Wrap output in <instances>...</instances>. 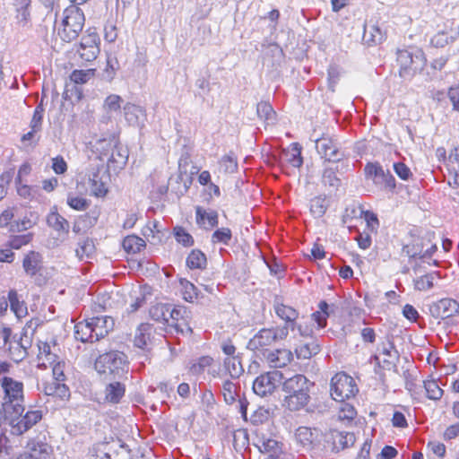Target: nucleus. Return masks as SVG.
Instances as JSON below:
<instances>
[{"label":"nucleus","mask_w":459,"mask_h":459,"mask_svg":"<svg viewBox=\"0 0 459 459\" xmlns=\"http://www.w3.org/2000/svg\"><path fill=\"white\" fill-rule=\"evenodd\" d=\"M85 17L82 10L76 5H69L63 12L57 34L63 41L72 42L82 32Z\"/></svg>","instance_id":"1"},{"label":"nucleus","mask_w":459,"mask_h":459,"mask_svg":"<svg viewBox=\"0 0 459 459\" xmlns=\"http://www.w3.org/2000/svg\"><path fill=\"white\" fill-rule=\"evenodd\" d=\"M395 55V66L398 74L404 80H411L417 74H420L427 63V59L421 51L413 55L408 49L403 48L397 49Z\"/></svg>","instance_id":"2"},{"label":"nucleus","mask_w":459,"mask_h":459,"mask_svg":"<svg viewBox=\"0 0 459 459\" xmlns=\"http://www.w3.org/2000/svg\"><path fill=\"white\" fill-rule=\"evenodd\" d=\"M286 327H268L260 329L247 342V349L255 352L268 351L269 347L287 339Z\"/></svg>","instance_id":"3"},{"label":"nucleus","mask_w":459,"mask_h":459,"mask_svg":"<svg viewBox=\"0 0 459 459\" xmlns=\"http://www.w3.org/2000/svg\"><path fill=\"white\" fill-rule=\"evenodd\" d=\"M374 360L377 365V372L396 371L399 353L392 335H386L385 341L380 342L377 353L374 355Z\"/></svg>","instance_id":"4"},{"label":"nucleus","mask_w":459,"mask_h":459,"mask_svg":"<svg viewBox=\"0 0 459 459\" xmlns=\"http://www.w3.org/2000/svg\"><path fill=\"white\" fill-rule=\"evenodd\" d=\"M2 386L4 392V410L16 415H21L24 411L23 402V385L22 382L13 380L11 377H4L2 381Z\"/></svg>","instance_id":"5"},{"label":"nucleus","mask_w":459,"mask_h":459,"mask_svg":"<svg viewBox=\"0 0 459 459\" xmlns=\"http://www.w3.org/2000/svg\"><path fill=\"white\" fill-rule=\"evenodd\" d=\"M97 373H120L129 370L127 357L123 352L110 351L100 355L94 364Z\"/></svg>","instance_id":"6"},{"label":"nucleus","mask_w":459,"mask_h":459,"mask_svg":"<svg viewBox=\"0 0 459 459\" xmlns=\"http://www.w3.org/2000/svg\"><path fill=\"white\" fill-rule=\"evenodd\" d=\"M359 392L355 379L351 375H333L331 380V395L333 400L344 402Z\"/></svg>","instance_id":"7"},{"label":"nucleus","mask_w":459,"mask_h":459,"mask_svg":"<svg viewBox=\"0 0 459 459\" xmlns=\"http://www.w3.org/2000/svg\"><path fill=\"white\" fill-rule=\"evenodd\" d=\"M37 356V367L40 370H51L52 373H64L66 369L65 361L56 354L52 353L47 342H39Z\"/></svg>","instance_id":"8"},{"label":"nucleus","mask_w":459,"mask_h":459,"mask_svg":"<svg viewBox=\"0 0 459 459\" xmlns=\"http://www.w3.org/2000/svg\"><path fill=\"white\" fill-rule=\"evenodd\" d=\"M100 39L99 34L88 29L81 39L78 49L81 59L85 64L94 61L100 54Z\"/></svg>","instance_id":"9"},{"label":"nucleus","mask_w":459,"mask_h":459,"mask_svg":"<svg viewBox=\"0 0 459 459\" xmlns=\"http://www.w3.org/2000/svg\"><path fill=\"white\" fill-rule=\"evenodd\" d=\"M260 453L265 455L264 459H293L292 454L285 450L284 444L272 437H263L257 445Z\"/></svg>","instance_id":"10"},{"label":"nucleus","mask_w":459,"mask_h":459,"mask_svg":"<svg viewBox=\"0 0 459 459\" xmlns=\"http://www.w3.org/2000/svg\"><path fill=\"white\" fill-rule=\"evenodd\" d=\"M17 419H12L10 425L12 433L14 435H22L31 429L42 419L40 410L28 411L23 416L18 415Z\"/></svg>","instance_id":"11"},{"label":"nucleus","mask_w":459,"mask_h":459,"mask_svg":"<svg viewBox=\"0 0 459 459\" xmlns=\"http://www.w3.org/2000/svg\"><path fill=\"white\" fill-rule=\"evenodd\" d=\"M281 378L282 375H258L253 382V390L262 397L270 394L281 383Z\"/></svg>","instance_id":"12"},{"label":"nucleus","mask_w":459,"mask_h":459,"mask_svg":"<svg viewBox=\"0 0 459 459\" xmlns=\"http://www.w3.org/2000/svg\"><path fill=\"white\" fill-rule=\"evenodd\" d=\"M265 359L270 368L284 369L293 362L294 354L289 349L281 348L270 351Z\"/></svg>","instance_id":"13"},{"label":"nucleus","mask_w":459,"mask_h":459,"mask_svg":"<svg viewBox=\"0 0 459 459\" xmlns=\"http://www.w3.org/2000/svg\"><path fill=\"white\" fill-rule=\"evenodd\" d=\"M316 148L318 153L327 161L336 162L341 160L335 140L328 135H323L316 141Z\"/></svg>","instance_id":"14"},{"label":"nucleus","mask_w":459,"mask_h":459,"mask_svg":"<svg viewBox=\"0 0 459 459\" xmlns=\"http://www.w3.org/2000/svg\"><path fill=\"white\" fill-rule=\"evenodd\" d=\"M65 381V375H52L49 379L42 383V391L46 395L57 396L60 398L69 397V389L63 383Z\"/></svg>","instance_id":"15"},{"label":"nucleus","mask_w":459,"mask_h":459,"mask_svg":"<svg viewBox=\"0 0 459 459\" xmlns=\"http://www.w3.org/2000/svg\"><path fill=\"white\" fill-rule=\"evenodd\" d=\"M47 223L59 237L66 238L68 236L70 223L58 212L56 206H54L47 215Z\"/></svg>","instance_id":"16"},{"label":"nucleus","mask_w":459,"mask_h":459,"mask_svg":"<svg viewBox=\"0 0 459 459\" xmlns=\"http://www.w3.org/2000/svg\"><path fill=\"white\" fill-rule=\"evenodd\" d=\"M274 311L277 316L285 322L283 325H278L277 327H286L288 336L290 330L293 331L297 326L299 312L292 307L282 303L275 305Z\"/></svg>","instance_id":"17"},{"label":"nucleus","mask_w":459,"mask_h":459,"mask_svg":"<svg viewBox=\"0 0 459 459\" xmlns=\"http://www.w3.org/2000/svg\"><path fill=\"white\" fill-rule=\"evenodd\" d=\"M424 241L425 239L414 233H410V238L403 246V253L410 258H423L426 257L424 253Z\"/></svg>","instance_id":"18"},{"label":"nucleus","mask_w":459,"mask_h":459,"mask_svg":"<svg viewBox=\"0 0 459 459\" xmlns=\"http://www.w3.org/2000/svg\"><path fill=\"white\" fill-rule=\"evenodd\" d=\"M195 221L200 227L212 230L218 225L219 214L215 210L206 211L204 208L197 206L195 208Z\"/></svg>","instance_id":"19"},{"label":"nucleus","mask_w":459,"mask_h":459,"mask_svg":"<svg viewBox=\"0 0 459 459\" xmlns=\"http://www.w3.org/2000/svg\"><path fill=\"white\" fill-rule=\"evenodd\" d=\"M26 448L35 459H48L53 454L52 446L46 441L38 438L29 439Z\"/></svg>","instance_id":"20"},{"label":"nucleus","mask_w":459,"mask_h":459,"mask_svg":"<svg viewBox=\"0 0 459 459\" xmlns=\"http://www.w3.org/2000/svg\"><path fill=\"white\" fill-rule=\"evenodd\" d=\"M308 380L305 375H293L283 382L286 394L308 393Z\"/></svg>","instance_id":"21"},{"label":"nucleus","mask_w":459,"mask_h":459,"mask_svg":"<svg viewBox=\"0 0 459 459\" xmlns=\"http://www.w3.org/2000/svg\"><path fill=\"white\" fill-rule=\"evenodd\" d=\"M186 310L179 307H170L169 316L166 327L174 328L177 331L184 332L186 328H188L187 319L185 316Z\"/></svg>","instance_id":"22"},{"label":"nucleus","mask_w":459,"mask_h":459,"mask_svg":"<svg viewBox=\"0 0 459 459\" xmlns=\"http://www.w3.org/2000/svg\"><path fill=\"white\" fill-rule=\"evenodd\" d=\"M153 327L147 323L141 324L135 330L134 345L143 351L149 350L151 343Z\"/></svg>","instance_id":"23"},{"label":"nucleus","mask_w":459,"mask_h":459,"mask_svg":"<svg viewBox=\"0 0 459 459\" xmlns=\"http://www.w3.org/2000/svg\"><path fill=\"white\" fill-rule=\"evenodd\" d=\"M90 321L97 341L105 337L113 328V320L109 316H93Z\"/></svg>","instance_id":"24"},{"label":"nucleus","mask_w":459,"mask_h":459,"mask_svg":"<svg viewBox=\"0 0 459 459\" xmlns=\"http://www.w3.org/2000/svg\"><path fill=\"white\" fill-rule=\"evenodd\" d=\"M220 363L211 356H202L190 367L192 373H215L219 370Z\"/></svg>","instance_id":"25"},{"label":"nucleus","mask_w":459,"mask_h":459,"mask_svg":"<svg viewBox=\"0 0 459 459\" xmlns=\"http://www.w3.org/2000/svg\"><path fill=\"white\" fill-rule=\"evenodd\" d=\"M42 257L39 252L29 251L23 258L22 267L25 273L30 276L36 275L41 269Z\"/></svg>","instance_id":"26"},{"label":"nucleus","mask_w":459,"mask_h":459,"mask_svg":"<svg viewBox=\"0 0 459 459\" xmlns=\"http://www.w3.org/2000/svg\"><path fill=\"white\" fill-rule=\"evenodd\" d=\"M301 151L302 148L299 143H292L283 150L282 156L286 162L293 168H300L303 164Z\"/></svg>","instance_id":"27"},{"label":"nucleus","mask_w":459,"mask_h":459,"mask_svg":"<svg viewBox=\"0 0 459 459\" xmlns=\"http://www.w3.org/2000/svg\"><path fill=\"white\" fill-rule=\"evenodd\" d=\"M362 39L368 46H377L385 40V32L377 24L369 25L368 27H365Z\"/></svg>","instance_id":"28"},{"label":"nucleus","mask_w":459,"mask_h":459,"mask_svg":"<svg viewBox=\"0 0 459 459\" xmlns=\"http://www.w3.org/2000/svg\"><path fill=\"white\" fill-rule=\"evenodd\" d=\"M437 316L442 318H449L458 313L459 304L452 299H442L436 305Z\"/></svg>","instance_id":"29"},{"label":"nucleus","mask_w":459,"mask_h":459,"mask_svg":"<svg viewBox=\"0 0 459 459\" xmlns=\"http://www.w3.org/2000/svg\"><path fill=\"white\" fill-rule=\"evenodd\" d=\"M74 338L82 342H97L94 338L91 321L79 322L74 325Z\"/></svg>","instance_id":"30"},{"label":"nucleus","mask_w":459,"mask_h":459,"mask_svg":"<svg viewBox=\"0 0 459 459\" xmlns=\"http://www.w3.org/2000/svg\"><path fill=\"white\" fill-rule=\"evenodd\" d=\"M8 300L11 310L18 318H22L27 316L28 309L26 303L23 300H20L19 295L15 290H9Z\"/></svg>","instance_id":"31"},{"label":"nucleus","mask_w":459,"mask_h":459,"mask_svg":"<svg viewBox=\"0 0 459 459\" xmlns=\"http://www.w3.org/2000/svg\"><path fill=\"white\" fill-rule=\"evenodd\" d=\"M170 307L171 306L169 304L162 303H157L152 306L149 311L151 318L166 327V324L168 323V318L169 316Z\"/></svg>","instance_id":"32"},{"label":"nucleus","mask_w":459,"mask_h":459,"mask_svg":"<svg viewBox=\"0 0 459 459\" xmlns=\"http://www.w3.org/2000/svg\"><path fill=\"white\" fill-rule=\"evenodd\" d=\"M143 235L151 243L160 242L163 237V232L160 227V222L157 221H149L143 228Z\"/></svg>","instance_id":"33"},{"label":"nucleus","mask_w":459,"mask_h":459,"mask_svg":"<svg viewBox=\"0 0 459 459\" xmlns=\"http://www.w3.org/2000/svg\"><path fill=\"white\" fill-rule=\"evenodd\" d=\"M178 283L179 290L184 300L192 303L198 299L199 291L194 283L184 278H180Z\"/></svg>","instance_id":"34"},{"label":"nucleus","mask_w":459,"mask_h":459,"mask_svg":"<svg viewBox=\"0 0 459 459\" xmlns=\"http://www.w3.org/2000/svg\"><path fill=\"white\" fill-rule=\"evenodd\" d=\"M308 398L305 393L287 394L284 403L290 411H299L307 403Z\"/></svg>","instance_id":"35"},{"label":"nucleus","mask_w":459,"mask_h":459,"mask_svg":"<svg viewBox=\"0 0 459 459\" xmlns=\"http://www.w3.org/2000/svg\"><path fill=\"white\" fill-rule=\"evenodd\" d=\"M90 186L91 195L95 197L103 198L108 193V188L107 187L106 183L100 178L99 169L93 172L92 176L90 178Z\"/></svg>","instance_id":"36"},{"label":"nucleus","mask_w":459,"mask_h":459,"mask_svg":"<svg viewBox=\"0 0 459 459\" xmlns=\"http://www.w3.org/2000/svg\"><path fill=\"white\" fill-rule=\"evenodd\" d=\"M122 246L126 253L136 254L145 247V241L136 235H129L124 238Z\"/></svg>","instance_id":"37"},{"label":"nucleus","mask_w":459,"mask_h":459,"mask_svg":"<svg viewBox=\"0 0 459 459\" xmlns=\"http://www.w3.org/2000/svg\"><path fill=\"white\" fill-rule=\"evenodd\" d=\"M219 169L225 174H232L238 170V158L233 152L223 155L219 160Z\"/></svg>","instance_id":"38"},{"label":"nucleus","mask_w":459,"mask_h":459,"mask_svg":"<svg viewBox=\"0 0 459 459\" xmlns=\"http://www.w3.org/2000/svg\"><path fill=\"white\" fill-rule=\"evenodd\" d=\"M207 258L199 249H193L186 257V265L190 269L203 270L206 267Z\"/></svg>","instance_id":"39"},{"label":"nucleus","mask_w":459,"mask_h":459,"mask_svg":"<svg viewBox=\"0 0 459 459\" xmlns=\"http://www.w3.org/2000/svg\"><path fill=\"white\" fill-rule=\"evenodd\" d=\"M96 68H90L86 70L74 69L70 74L69 79L74 84H85L96 75Z\"/></svg>","instance_id":"40"},{"label":"nucleus","mask_w":459,"mask_h":459,"mask_svg":"<svg viewBox=\"0 0 459 459\" xmlns=\"http://www.w3.org/2000/svg\"><path fill=\"white\" fill-rule=\"evenodd\" d=\"M126 387L119 382L109 384L106 388V400L110 403H117L125 395Z\"/></svg>","instance_id":"41"},{"label":"nucleus","mask_w":459,"mask_h":459,"mask_svg":"<svg viewBox=\"0 0 459 459\" xmlns=\"http://www.w3.org/2000/svg\"><path fill=\"white\" fill-rule=\"evenodd\" d=\"M327 210V204L325 197L315 196L309 202V212L314 218H321Z\"/></svg>","instance_id":"42"},{"label":"nucleus","mask_w":459,"mask_h":459,"mask_svg":"<svg viewBox=\"0 0 459 459\" xmlns=\"http://www.w3.org/2000/svg\"><path fill=\"white\" fill-rule=\"evenodd\" d=\"M30 4L14 5L15 22L19 27H28L30 23Z\"/></svg>","instance_id":"43"},{"label":"nucleus","mask_w":459,"mask_h":459,"mask_svg":"<svg viewBox=\"0 0 459 459\" xmlns=\"http://www.w3.org/2000/svg\"><path fill=\"white\" fill-rule=\"evenodd\" d=\"M318 310L314 312L311 316L312 319L316 323L318 328H324L326 326L328 313V304L326 301L322 300L318 304Z\"/></svg>","instance_id":"44"},{"label":"nucleus","mask_w":459,"mask_h":459,"mask_svg":"<svg viewBox=\"0 0 459 459\" xmlns=\"http://www.w3.org/2000/svg\"><path fill=\"white\" fill-rule=\"evenodd\" d=\"M319 346L315 343H304L294 349V353L298 359H310L313 355L319 352Z\"/></svg>","instance_id":"45"},{"label":"nucleus","mask_w":459,"mask_h":459,"mask_svg":"<svg viewBox=\"0 0 459 459\" xmlns=\"http://www.w3.org/2000/svg\"><path fill=\"white\" fill-rule=\"evenodd\" d=\"M355 436L351 432H338L333 438V444L337 449H345L354 445Z\"/></svg>","instance_id":"46"},{"label":"nucleus","mask_w":459,"mask_h":459,"mask_svg":"<svg viewBox=\"0 0 459 459\" xmlns=\"http://www.w3.org/2000/svg\"><path fill=\"white\" fill-rule=\"evenodd\" d=\"M357 416V411L353 405L348 403H342L337 412V417L340 421L351 423Z\"/></svg>","instance_id":"47"},{"label":"nucleus","mask_w":459,"mask_h":459,"mask_svg":"<svg viewBox=\"0 0 459 459\" xmlns=\"http://www.w3.org/2000/svg\"><path fill=\"white\" fill-rule=\"evenodd\" d=\"M295 438L302 446H311L314 435L310 428L302 426L296 429Z\"/></svg>","instance_id":"48"},{"label":"nucleus","mask_w":459,"mask_h":459,"mask_svg":"<svg viewBox=\"0 0 459 459\" xmlns=\"http://www.w3.org/2000/svg\"><path fill=\"white\" fill-rule=\"evenodd\" d=\"M66 204L74 211L83 212L89 208L91 201L82 196L68 195Z\"/></svg>","instance_id":"49"},{"label":"nucleus","mask_w":459,"mask_h":459,"mask_svg":"<svg viewBox=\"0 0 459 459\" xmlns=\"http://www.w3.org/2000/svg\"><path fill=\"white\" fill-rule=\"evenodd\" d=\"M33 234L27 233L23 235H13L10 237L7 246L12 249H20L30 244L32 240Z\"/></svg>","instance_id":"50"},{"label":"nucleus","mask_w":459,"mask_h":459,"mask_svg":"<svg viewBox=\"0 0 459 459\" xmlns=\"http://www.w3.org/2000/svg\"><path fill=\"white\" fill-rule=\"evenodd\" d=\"M423 385L426 391V395L431 400H438L443 394V390L438 384L433 379H427L423 381Z\"/></svg>","instance_id":"51"},{"label":"nucleus","mask_w":459,"mask_h":459,"mask_svg":"<svg viewBox=\"0 0 459 459\" xmlns=\"http://www.w3.org/2000/svg\"><path fill=\"white\" fill-rule=\"evenodd\" d=\"M435 273H426L414 281L415 289L420 291L429 290L434 286Z\"/></svg>","instance_id":"52"},{"label":"nucleus","mask_w":459,"mask_h":459,"mask_svg":"<svg viewBox=\"0 0 459 459\" xmlns=\"http://www.w3.org/2000/svg\"><path fill=\"white\" fill-rule=\"evenodd\" d=\"M93 251L94 245L92 241L89 238H85L78 243V246L75 249V254L80 260H83L84 258H89Z\"/></svg>","instance_id":"53"},{"label":"nucleus","mask_w":459,"mask_h":459,"mask_svg":"<svg viewBox=\"0 0 459 459\" xmlns=\"http://www.w3.org/2000/svg\"><path fill=\"white\" fill-rule=\"evenodd\" d=\"M232 238V233L230 229L229 228H220L217 229L212 235V242L213 244L222 243L224 245H229Z\"/></svg>","instance_id":"54"},{"label":"nucleus","mask_w":459,"mask_h":459,"mask_svg":"<svg viewBox=\"0 0 459 459\" xmlns=\"http://www.w3.org/2000/svg\"><path fill=\"white\" fill-rule=\"evenodd\" d=\"M174 236L178 243L184 247H191L194 245L193 237L181 226L174 228Z\"/></svg>","instance_id":"55"},{"label":"nucleus","mask_w":459,"mask_h":459,"mask_svg":"<svg viewBox=\"0 0 459 459\" xmlns=\"http://www.w3.org/2000/svg\"><path fill=\"white\" fill-rule=\"evenodd\" d=\"M224 368L227 373H244V368L238 356L227 357L224 360Z\"/></svg>","instance_id":"56"},{"label":"nucleus","mask_w":459,"mask_h":459,"mask_svg":"<svg viewBox=\"0 0 459 459\" xmlns=\"http://www.w3.org/2000/svg\"><path fill=\"white\" fill-rule=\"evenodd\" d=\"M385 170L382 166L377 163H368L365 166V174L368 178H371L374 183L379 181V178L384 176Z\"/></svg>","instance_id":"57"},{"label":"nucleus","mask_w":459,"mask_h":459,"mask_svg":"<svg viewBox=\"0 0 459 459\" xmlns=\"http://www.w3.org/2000/svg\"><path fill=\"white\" fill-rule=\"evenodd\" d=\"M361 216L366 221L367 230L370 233H376L379 227V221L377 214L371 211H362Z\"/></svg>","instance_id":"58"},{"label":"nucleus","mask_w":459,"mask_h":459,"mask_svg":"<svg viewBox=\"0 0 459 459\" xmlns=\"http://www.w3.org/2000/svg\"><path fill=\"white\" fill-rule=\"evenodd\" d=\"M118 68V62L116 58L108 56L106 61V66L103 69L102 76L107 81H111L116 75V72Z\"/></svg>","instance_id":"59"},{"label":"nucleus","mask_w":459,"mask_h":459,"mask_svg":"<svg viewBox=\"0 0 459 459\" xmlns=\"http://www.w3.org/2000/svg\"><path fill=\"white\" fill-rule=\"evenodd\" d=\"M16 191L19 196L26 200H32L36 195V189L32 186L16 183Z\"/></svg>","instance_id":"60"},{"label":"nucleus","mask_w":459,"mask_h":459,"mask_svg":"<svg viewBox=\"0 0 459 459\" xmlns=\"http://www.w3.org/2000/svg\"><path fill=\"white\" fill-rule=\"evenodd\" d=\"M256 112L258 117L264 120H269L274 116L271 104L266 101H261L257 104Z\"/></svg>","instance_id":"61"},{"label":"nucleus","mask_w":459,"mask_h":459,"mask_svg":"<svg viewBox=\"0 0 459 459\" xmlns=\"http://www.w3.org/2000/svg\"><path fill=\"white\" fill-rule=\"evenodd\" d=\"M51 169L56 175H63L68 169L67 162L65 160L64 157L61 155H57L51 160Z\"/></svg>","instance_id":"62"},{"label":"nucleus","mask_w":459,"mask_h":459,"mask_svg":"<svg viewBox=\"0 0 459 459\" xmlns=\"http://www.w3.org/2000/svg\"><path fill=\"white\" fill-rule=\"evenodd\" d=\"M122 98L117 94L108 95L104 101V106L108 110L117 111L121 108Z\"/></svg>","instance_id":"63"},{"label":"nucleus","mask_w":459,"mask_h":459,"mask_svg":"<svg viewBox=\"0 0 459 459\" xmlns=\"http://www.w3.org/2000/svg\"><path fill=\"white\" fill-rule=\"evenodd\" d=\"M376 185L382 186L385 189L394 190L396 186L395 178L390 173V171L386 170L384 173V176L379 178V181L375 183Z\"/></svg>","instance_id":"64"}]
</instances>
